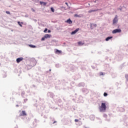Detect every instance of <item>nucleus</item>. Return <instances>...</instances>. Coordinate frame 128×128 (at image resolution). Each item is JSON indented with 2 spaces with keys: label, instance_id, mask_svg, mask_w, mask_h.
<instances>
[{
  "label": "nucleus",
  "instance_id": "4be33fe9",
  "mask_svg": "<svg viewBox=\"0 0 128 128\" xmlns=\"http://www.w3.org/2000/svg\"><path fill=\"white\" fill-rule=\"evenodd\" d=\"M125 78H126V80H128V74H126L125 76Z\"/></svg>",
  "mask_w": 128,
  "mask_h": 128
},
{
  "label": "nucleus",
  "instance_id": "2eb2a0df",
  "mask_svg": "<svg viewBox=\"0 0 128 128\" xmlns=\"http://www.w3.org/2000/svg\"><path fill=\"white\" fill-rule=\"evenodd\" d=\"M29 46H30V48H36V46H34L32 44L29 45Z\"/></svg>",
  "mask_w": 128,
  "mask_h": 128
},
{
  "label": "nucleus",
  "instance_id": "9b49d317",
  "mask_svg": "<svg viewBox=\"0 0 128 128\" xmlns=\"http://www.w3.org/2000/svg\"><path fill=\"white\" fill-rule=\"evenodd\" d=\"M111 38H112V36H108L106 39V42H108V40H110Z\"/></svg>",
  "mask_w": 128,
  "mask_h": 128
},
{
  "label": "nucleus",
  "instance_id": "0eeeda50",
  "mask_svg": "<svg viewBox=\"0 0 128 128\" xmlns=\"http://www.w3.org/2000/svg\"><path fill=\"white\" fill-rule=\"evenodd\" d=\"M50 36H50L48 34H46L44 36V38H50Z\"/></svg>",
  "mask_w": 128,
  "mask_h": 128
},
{
  "label": "nucleus",
  "instance_id": "aec40b11",
  "mask_svg": "<svg viewBox=\"0 0 128 128\" xmlns=\"http://www.w3.org/2000/svg\"><path fill=\"white\" fill-rule=\"evenodd\" d=\"M32 12H36V10H34V9L33 8H32Z\"/></svg>",
  "mask_w": 128,
  "mask_h": 128
},
{
  "label": "nucleus",
  "instance_id": "6e6552de",
  "mask_svg": "<svg viewBox=\"0 0 128 128\" xmlns=\"http://www.w3.org/2000/svg\"><path fill=\"white\" fill-rule=\"evenodd\" d=\"M98 10H90L88 12H89V14H90V12H98Z\"/></svg>",
  "mask_w": 128,
  "mask_h": 128
},
{
  "label": "nucleus",
  "instance_id": "f8f14e48",
  "mask_svg": "<svg viewBox=\"0 0 128 128\" xmlns=\"http://www.w3.org/2000/svg\"><path fill=\"white\" fill-rule=\"evenodd\" d=\"M56 54H62V50H56Z\"/></svg>",
  "mask_w": 128,
  "mask_h": 128
},
{
  "label": "nucleus",
  "instance_id": "5701e85b",
  "mask_svg": "<svg viewBox=\"0 0 128 128\" xmlns=\"http://www.w3.org/2000/svg\"><path fill=\"white\" fill-rule=\"evenodd\" d=\"M74 122H78V119H75V120H74Z\"/></svg>",
  "mask_w": 128,
  "mask_h": 128
},
{
  "label": "nucleus",
  "instance_id": "cd10ccee",
  "mask_svg": "<svg viewBox=\"0 0 128 128\" xmlns=\"http://www.w3.org/2000/svg\"><path fill=\"white\" fill-rule=\"evenodd\" d=\"M48 32H50V30H48Z\"/></svg>",
  "mask_w": 128,
  "mask_h": 128
},
{
  "label": "nucleus",
  "instance_id": "39448f33",
  "mask_svg": "<svg viewBox=\"0 0 128 128\" xmlns=\"http://www.w3.org/2000/svg\"><path fill=\"white\" fill-rule=\"evenodd\" d=\"M80 30V28H77L75 30L72 32L71 34H74L78 32V31Z\"/></svg>",
  "mask_w": 128,
  "mask_h": 128
},
{
  "label": "nucleus",
  "instance_id": "6ab92c4d",
  "mask_svg": "<svg viewBox=\"0 0 128 128\" xmlns=\"http://www.w3.org/2000/svg\"><path fill=\"white\" fill-rule=\"evenodd\" d=\"M18 24H19V26H21V27L22 26L20 24V22H18Z\"/></svg>",
  "mask_w": 128,
  "mask_h": 128
},
{
  "label": "nucleus",
  "instance_id": "b1692460",
  "mask_svg": "<svg viewBox=\"0 0 128 128\" xmlns=\"http://www.w3.org/2000/svg\"><path fill=\"white\" fill-rule=\"evenodd\" d=\"M100 76H104V73L102 72H100Z\"/></svg>",
  "mask_w": 128,
  "mask_h": 128
},
{
  "label": "nucleus",
  "instance_id": "7ed1b4c3",
  "mask_svg": "<svg viewBox=\"0 0 128 128\" xmlns=\"http://www.w3.org/2000/svg\"><path fill=\"white\" fill-rule=\"evenodd\" d=\"M22 60H24V58L22 57V58H18L16 60V62L18 64H20V62H22Z\"/></svg>",
  "mask_w": 128,
  "mask_h": 128
},
{
  "label": "nucleus",
  "instance_id": "393cba45",
  "mask_svg": "<svg viewBox=\"0 0 128 128\" xmlns=\"http://www.w3.org/2000/svg\"><path fill=\"white\" fill-rule=\"evenodd\" d=\"M65 4L67 5V6H68V2H65Z\"/></svg>",
  "mask_w": 128,
  "mask_h": 128
},
{
  "label": "nucleus",
  "instance_id": "f257e3e1",
  "mask_svg": "<svg viewBox=\"0 0 128 128\" xmlns=\"http://www.w3.org/2000/svg\"><path fill=\"white\" fill-rule=\"evenodd\" d=\"M99 110L101 112H106V103H102L101 106L99 107Z\"/></svg>",
  "mask_w": 128,
  "mask_h": 128
},
{
  "label": "nucleus",
  "instance_id": "1a4fd4ad",
  "mask_svg": "<svg viewBox=\"0 0 128 128\" xmlns=\"http://www.w3.org/2000/svg\"><path fill=\"white\" fill-rule=\"evenodd\" d=\"M48 3L44 2H40V4H44V6H46V4Z\"/></svg>",
  "mask_w": 128,
  "mask_h": 128
},
{
  "label": "nucleus",
  "instance_id": "a878e982",
  "mask_svg": "<svg viewBox=\"0 0 128 128\" xmlns=\"http://www.w3.org/2000/svg\"><path fill=\"white\" fill-rule=\"evenodd\" d=\"M44 38H42V40H44Z\"/></svg>",
  "mask_w": 128,
  "mask_h": 128
},
{
  "label": "nucleus",
  "instance_id": "f3484780",
  "mask_svg": "<svg viewBox=\"0 0 128 128\" xmlns=\"http://www.w3.org/2000/svg\"><path fill=\"white\" fill-rule=\"evenodd\" d=\"M50 10L52 12H54V9L52 8H51Z\"/></svg>",
  "mask_w": 128,
  "mask_h": 128
},
{
  "label": "nucleus",
  "instance_id": "9d476101",
  "mask_svg": "<svg viewBox=\"0 0 128 128\" xmlns=\"http://www.w3.org/2000/svg\"><path fill=\"white\" fill-rule=\"evenodd\" d=\"M74 16H75V18H82V15L80 14H74Z\"/></svg>",
  "mask_w": 128,
  "mask_h": 128
},
{
  "label": "nucleus",
  "instance_id": "20e7f679",
  "mask_svg": "<svg viewBox=\"0 0 128 128\" xmlns=\"http://www.w3.org/2000/svg\"><path fill=\"white\" fill-rule=\"evenodd\" d=\"M118 16H116L113 20V24H115L116 22H118Z\"/></svg>",
  "mask_w": 128,
  "mask_h": 128
},
{
  "label": "nucleus",
  "instance_id": "412c9836",
  "mask_svg": "<svg viewBox=\"0 0 128 128\" xmlns=\"http://www.w3.org/2000/svg\"><path fill=\"white\" fill-rule=\"evenodd\" d=\"M44 32H48V28H45Z\"/></svg>",
  "mask_w": 128,
  "mask_h": 128
},
{
  "label": "nucleus",
  "instance_id": "f03ea898",
  "mask_svg": "<svg viewBox=\"0 0 128 128\" xmlns=\"http://www.w3.org/2000/svg\"><path fill=\"white\" fill-rule=\"evenodd\" d=\"M118 32H122V30L120 29H115L112 30V34H118Z\"/></svg>",
  "mask_w": 128,
  "mask_h": 128
},
{
  "label": "nucleus",
  "instance_id": "bb28decb",
  "mask_svg": "<svg viewBox=\"0 0 128 128\" xmlns=\"http://www.w3.org/2000/svg\"><path fill=\"white\" fill-rule=\"evenodd\" d=\"M94 26L96 28V24H94Z\"/></svg>",
  "mask_w": 128,
  "mask_h": 128
},
{
  "label": "nucleus",
  "instance_id": "c85d7f7f",
  "mask_svg": "<svg viewBox=\"0 0 128 128\" xmlns=\"http://www.w3.org/2000/svg\"><path fill=\"white\" fill-rule=\"evenodd\" d=\"M56 122L54 121L53 124H56Z\"/></svg>",
  "mask_w": 128,
  "mask_h": 128
},
{
  "label": "nucleus",
  "instance_id": "423d86ee",
  "mask_svg": "<svg viewBox=\"0 0 128 128\" xmlns=\"http://www.w3.org/2000/svg\"><path fill=\"white\" fill-rule=\"evenodd\" d=\"M66 22H67V24H72V21L70 20V18H69L66 21Z\"/></svg>",
  "mask_w": 128,
  "mask_h": 128
},
{
  "label": "nucleus",
  "instance_id": "7c9ffc66",
  "mask_svg": "<svg viewBox=\"0 0 128 128\" xmlns=\"http://www.w3.org/2000/svg\"><path fill=\"white\" fill-rule=\"evenodd\" d=\"M21 24H22V22H21Z\"/></svg>",
  "mask_w": 128,
  "mask_h": 128
},
{
  "label": "nucleus",
  "instance_id": "a211bd4d",
  "mask_svg": "<svg viewBox=\"0 0 128 128\" xmlns=\"http://www.w3.org/2000/svg\"><path fill=\"white\" fill-rule=\"evenodd\" d=\"M6 14H10V12L9 11H6Z\"/></svg>",
  "mask_w": 128,
  "mask_h": 128
},
{
  "label": "nucleus",
  "instance_id": "c756f323",
  "mask_svg": "<svg viewBox=\"0 0 128 128\" xmlns=\"http://www.w3.org/2000/svg\"><path fill=\"white\" fill-rule=\"evenodd\" d=\"M92 24H90V27L92 28Z\"/></svg>",
  "mask_w": 128,
  "mask_h": 128
},
{
  "label": "nucleus",
  "instance_id": "ddd939ff",
  "mask_svg": "<svg viewBox=\"0 0 128 128\" xmlns=\"http://www.w3.org/2000/svg\"><path fill=\"white\" fill-rule=\"evenodd\" d=\"M21 116H26V111L22 110Z\"/></svg>",
  "mask_w": 128,
  "mask_h": 128
},
{
  "label": "nucleus",
  "instance_id": "dca6fc26",
  "mask_svg": "<svg viewBox=\"0 0 128 128\" xmlns=\"http://www.w3.org/2000/svg\"><path fill=\"white\" fill-rule=\"evenodd\" d=\"M104 96H108V93L104 92Z\"/></svg>",
  "mask_w": 128,
  "mask_h": 128
},
{
  "label": "nucleus",
  "instance_id": "4468645a",
  "mask_svg": "<svg viewBox=\"0 0 128 128\" xmlns=\"http://www.w3.org/2000/svg\"><path fill=\"white\" fill-rule=\"evenodd\" d=\"M78 44H79V46H82V44H84V43L82 42H78Z\"/></svg>",
  "mask_w": 128,
  "mask_h": 128
}]
</instances>
